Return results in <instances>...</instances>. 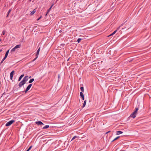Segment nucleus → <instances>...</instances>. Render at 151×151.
<instances>
[{"mask_svg":"<svg viewBox=\"0 0 151 151\" xmlns=\"http://www.w3.org/2000/svg\"><path fill=\"white\" fill-rule=\"evenodd\" d=\"M34 78H32L29 81V83H31L32 82L34 81Z\"/></svg>","mask_w":151,"mask_h":151,"instance_id":"nucleus-18","label":"nucleus"},{"mask_svg":"<svg viewBox=\"0 0 151 151\" xmlns=\"http://www.w3.org/2000/svg\"><path fill=\"white\" fill-rule=\"evenodd\" d=\"M81 90L82 91H84V88L83 87H81L80 88Z\"/></svg>","mask_w":151,"mask_h":151,"instance_id":"nucleus-24","label":"nucleus"},{"mask_svg":"<svg viewBox=\"0 0 151 151\" xmlns=\"http://www.w3.org/2000/svg\"><path fill=\"white\" fill-rule=\"evenodd\" d=\"M26 83L23 82L22 80L19 82V87H21L22 86H23L24 84H25Z\"/></svg>","mask_w":151,"mask_h":151,"instance_id":"nucleus-6","label":"nucleus"},{"mask_svg":"<svg viewBox=\"0 0 151 151\" xmlns=\"http://www.w3.org/2000/svg\"><path fill=\"white\" fill-rule=\"evenodd\" d=\"M24 76V74H22V75L18 79V81H21V79H22V78Z\"/></svg>","mask_w":151,"mask_h":151,"instance_id":"nucleus-12","label":"nucleus"},{"mask_svg":"<svg viewBox=\"0 0 151 151\" xmlns=\"http://www.w3.org/2000/svg\"><path fill=\"white\" fill-rule=\"evenodd\" d=\"M130 116L132 117L133 118H134L136 117V114L133 113L132 114H131Z\"/></svg>","mask_w":151,"mask_h":151,"instance_id":"nucleus-11","label":"nucleus"},{"mask_svg":"<svg viewBox=\"0 0 151 151\" xmlns=\"http://www.w3.org/2000/svg\"><path fill=\"white\" fill-rule=\"evenodd\" d=\"M2 50H0V52L2 51Z\"/></svg>","mask_w":151,"mask_h":151,"instance_id":"nucleus-35","label":"nucleus"},{"mask_svg":"<svg viewBox=\"0 0 151 151\" xmlns=\"http://www.w3.org/2000/svg\"><path fill=\"white\" fill-rule=\"evenodd\" d=\"M35 123L38 125H44V124L42 122L40 121H37L35 122Z\"/></svg>","mask_w":151,"mask_h":151,"instance_id":"nucleus-7","label":"nucleus"},{"mask_svg":"<svg viewBox=\"0 0 151 151\" xmlns=\"http://www.w3.org/2000/svg\"><path fill=\"white\" fill-rule=\"evenodd\" d=\"M1 39H0V42H1Z\"/></svg>","mask_w":151,"mask_h":151,"instance_id":"nucleus-36","label":"nucleus"},{"mask_svg":"<svg viewBox=\"0 0 151 151\" xmlns=\"http://www.w3.org/2000/svg\"><path fill=\"white\" fill-rule=\"evenodd\" d=\"M29 79L28 76H25L23 79L22 81L25 82V83L26 82L28 81Z\"/></svg>","mask_w":151,"mask_h":151,"instance_id":"nucleus-5","label":"nucleus"},{"mask_svg":"<svg viewBox=\"0 0 151 151\" xmlns=\"http://www.w3.org/2000/svg\"><path fill=\"white\" fill-rule=\"evenodd\" d=\"M124 29L123 28H122V29Z\"/></svg>","mask_w":151,"mask_h":151,"instance_id":"nucleus-37","label":"nucleus"},{"mask_svg":"<svg viewBox=\"0 0 151 151\" xmlns=\"http://www.w3.org/2000/svg\"><path fill=\"white\" fill-rule=\"evenodd\" d=\"M86 100H85L84 101V103H83V105L82 106V108H84L85 106V105H86Z\"/></svg>","mask_w":151,"mask_h":151,"instance_id":"nucleus-17","label":"nucleus"},{"mask_svg":"<svg viewBox=\"0 0 151 151\" xmlns=\"http://www.w3.org/2000/svg\"><path fill=\"white\" fill-rule=\"evenodd\" d=\"M123 133V132L120 131H119L117 132H116V134L117 135H119L122 134Z\"/></svg>","mask_w":151,"mask_h":151,"instance_id":"nucleus-14","label":"nucleus"},{"mask_svg":"<svg viewBox=\"0 0 151 151\" xmlns=\"http://www.w3.org/2000/svg\"><path fill=\"white\" fill-rule=\"evenodd\" d=\"M62 32V31H61V30H60V31H59V32Z\"/></svg>","mask_w":151,"mask_h":151,"instance_id":"nucleus-34","label":"nucleus"},{"mask_svg":"<svg viewBox=\"0 0 151 151\" xmlns=\"http://www.w3.org/2000/svg\"><path fill=\"white\" fill-rule=\"evenodd\" d=\"M124 24V23L122 24L118 28H117V30H119V29Z\"/></svg>","mask_w":151,"mask_h":151,"instance_id":"nucleus-21","label":"nucleus"},{"mask_svg":"<svg viewBox=\"0 0 151 151\" xmlns=\"http://www.w3.org/2000/svg\"><path fill=\"white\" fill-rule=\"evenodd\" d=\"M32 85V84H30L27 86L26 88V90L24 91L25 93H26L29 90Z\"/></svg>","mask_w":151,"mask_h":151,"instance_id":"nucleus-4","label":"nucleus"},{"mask_svg":"<svg viewBox=\"0 0 151 151\" xmlns=\"http://www.w3.org/2000/svg\"><path fill=\"white\" fill-rule=\"evenodd\" d=\"M119 137H120L119 136L117 137H116V138H115V139H114L112 141H114L116 140V139H118Z\"/></svg>","mask_w":151,"mask_h":151,"instance_id":"nucleus-23","label":"nucleus"},{"mask_svg":"<svg viewBox=\"0 0 151 151\" xmlns=\"http://www.w3.org/2000/svg\"><path fill=\"white\" fill-rule=\"evenodd\" d=\"M81 39H81V38H78V40H77V42H78V43H79L80 42V41H81Z\"/></svg>","mask_w":151,"mask_h":151,"instance_id":"nucleus-25","label":"nucleus"},{"mask_svg":"<svg viewBox=\"0 0 151 151\" xmlns=\"http://www.w3.org/2000/svg\"><path fill=\"white\" fill-rule=\"evenodd\" d=\"M110 132V131H108V132H107L106 133V134H107V133H109Z\"/></svg>","mask_w":151,"mask_h":151,"instance_id":"nucleus-32","label":"nucleus"},{"mask_svg":"<svg viewBox=\"0 0 151 151\" xmlns=\"http://www.w3.org/2000/svg\"><path fill=\"white\" fill-rule=\"evenodd\" d=\"M60 78V75L59 74H58V81H59V79Z\"/></svg>","mask_w":151,"mask_h":151,"instance_id":"nucleus-31","label":"nucleus"},{"mask_svg":"<svg viewBox=\"0 0 151 151\" xmlns=\"http://www.w3.org/2000/svg\"><path fill=\"white\" fill-rule=\"evenodd\" d=\"M14 120H12L8 122L5 125V126L6 127L9 126L11 125L13 122H14Z\"/></svg>","mask_w":151,"mask_h":151,"instance_id":"nucleus-3","label":"nucleus"},{"mask_svg":"<svg viewBox=\"0 0 151 151\" xmlns=\"http://www.w3.org/2000/svg\"><path fill=\"white\" fill-rule=\"evenodd\" d=\"M49 127V126L48 125H46L45 126V127H43L42 128V129H45L48 128Z\"/></svg>","mask_w":151,"mask_h":151,"instance_id":"nucleus-19","label":"nucleus"},{"mask_svg":"<svg viewBox=\"0 0 151 151\" xmlns=\"http://www.w3.org/2000/svg\"><path fill=\"white\" fill-rule=\"evenodd\" d=\"M138 110V108H136L134 111L133 112V113L136 114L137 113Z\"/></svg>","mask_w":151,"mask_h":151,"instance_id":"nucleus-15","label":"nucleus"},{"mask_svg":"<svg viewBox=\"0 0 151 151\" xmlns=\"http://www.w3.org/2000/svg\"><path fill=\"white\" fill-rule=\"evenodd\" d=\"M35 12H36V11L35 10V9H34L33 10V11H32L30 13V15H32L35 13Z\"/></svg>","mask_w":151,"mask_h":151,"instance_id":"nucleus-16","label":"nucleus"},{"mask_svg":"<svg viewBox=\"0 0 151 151\" xmlns=\"http://www.w3.org/2000/svg\"><path fill=\"white\" fill-rule=\"evenodd\" d=\"M77 136H74L72 138V139H71V141H72L73 140H74V139H75V138H77Z\"/></svg>","mask_w":151,"mask_h":151,"instance_id":"nucleus-27","label":"nucleus"},{"mask_svg":"<svg viewBox=\"0 0 151 151\" xmlns=\"http://www.w3.org/2000/svg\"><path fill=\"white\" fill-rule=\"evenodd\" d=\"M11 11H12V9H9V10L8 11V13H7V14H9L11 12Z\"/></svg>","mask_w":151,"mask_h":151,"instance_id":"nucleus-28","label":"nucleus"},{"mask_svg":"<svg viewBox=\"0 0 151 151\" xmlns=\"http://www.w3.org/2000/svg\"><path fill=\"white\" fill-rule=\"evenodd\" d=\"M30 1H31L32 0H29Z\"/></svg>","mask_w":151,"mask_h":151,"instance_id":"nucleus-38","label":"nucleus"},{"mask_svg":"<svg viewBox=\"0 0 151 151\" xmlns=\"http://www.w3.org/2000/svg\"><path fill=\"white\" fill-rule=\"evenodd\" d=\"M53 5H54V4H52V5H51V7L47 11V13L46 14V15H45L46 16H47V14L50 12V10H51L52 7L53 6Z\"/></svg>","mask_w":151,"mask_h":151,"instance_id":"nucleus-10","label":"nucleus"},{"mask_svg":"<svg viewBox=\"0 0 151 151\" xmlns=\"http://www.w3.org/2000/svg\"><path fill=\"white\" fill-rule=\"evenodd\" d=\"M80 96L81 97L82 99L83 100H84V96L83 94V93H82V92H81L80 93Z\"/></svg>","mask_w":151,"mask_h":151,"instance_id":"nucleus-9","label":"nucleus"},{"mask_svg":"<svg viewBox=\"0 0 151 151\" xmlns=\"http://www.w3.org/2000/svg\"><path fill=\"white\" fill-rule=\"evenodd\" d=\"M5 31L4 30L3 31L2 33V35H5Z\"/></svg>","mask_w":151,"mask_h":151,"instance_id":"nucleus-29","label":"nucleus"},{"mask_svg":"<svg viewBox=\"0 0 151 151\" xmlns=\"http://www.w3.org/2000/svg\"><path fill=\"white\" fill-rule=\"evenodd\" d=\"M41 17H42V16H41L39 18H38L37 19V20L38 21V20H39L41 18Z\"/></svg>","mask_w":151,"mask_h":151,"instance_id":"nucleus-30","label":"nucleus"},{"mask_svg":"<svg viewBox=\"0 0 151 151\" xmlns=\"http://www.w3.org/2000/svg\"><path fill=\"white\" fill-rule=\"evenodd\" d=\"M9 50H8L6 52L4 57L3 59L1 61V62L0 63V65H1V64H2L3 63L4 61L5 60V59L7 58V56L8 55V53H9Z\"/></svg>","mask_w":151,"mask_h":151,"instance_id":"nucleus-1","label":"nucleus"},{"mask_svg":"<svg viewBox=\"0 0 151 151\" xmlns=\"http://www.w3.org/2000/svg\"><path fill=\"white\" fill-rule=\"evenodd\" d=\"M117 30H115V31H114L112 33H111L109 35V36H111L113 35H114L116 32Z\"/></svg>","mask_w":151,"mask_h":151,"instance_id":"nucleus-20","label":"nucleus"},{"mask_svg":"<svg viewBox=\"0 0 151 151\" xmlns=\"http://www.w3.org/2000/svg\"><path fill=\"white\" fill-rule=\"evenodd\" d=\"M8 16H9V14H7L6 16V17H8Z\"/></svg>","mask_w":151,"mask_h":151,"instance_id":"nucleus-33","label":"nucleus"},{"mask_svg":"<svg viewBox=\"0 0 151 151\" xmlns=\"http://www.w3.org/2000/svg\"><path fill=\"white\" fill-rule=\"evenodd\" d=\"M21 44H19L18 45H16L11 50V52H14L15 50L17 48H20L21 47Z\"/></svg>","mask_w":151,"mask_h":151,"instance_id":"nucleus-2","label":"nucleus"},{"mask_svg":"<svg viewBox=\"0 0 151 151\" xmlns=\"http://www.w3.org/2000/svg\"><path fill=\"white\" fill-rule=\"evenodd\" d=\"M40 47L38 49L37 51V53H36V55H37V56H38V55H39V52L40 51Z\"/></svg>","mask_w":151,"mask_h":151,"instance_id":"nucleus-13","label":"nucleus"},{"mask_svg":"<svg viewBox=\"0 0 151 151\" xmlns=\"http://www.w3.org/2000/svg\"><path fill=\"white\" fill-rule=\"evenodd\" d=\"M36 57L33 60V61H35V60L37 59V58L38 57V56H37V55H36Z\"/></svg>","mask_w":151,"mask_h":151,"instance_id":"nucleus-26","label":"nucleus"},{"mask_svg":"<svg viewBox=\"0 0 151 151\" xmlns=\"http://www.w3.org/2000/svg\"><path fill=\"white\" fill-rule=\"evenodd\" d=\"M32 147V146H30L29 148L26 151H29V150L31 149Z\"/></svg>","mask_w":151,"mask_h":151,"instance_id":"nucleus-22","label":"nucleus"},{"mask_svg":"<svg viewBox=\"0 0 151 151\" xmlns=\"http://www.w3.org/2000/svg\"><path fill=\"white\" fill-rule=\"evenodd\" d=\"M14 73V70L12 71L10 73V79L11 80L12 79Z\"/></svg>","mask_w":151,"mask_h":151,"instance_id":"nucleus-8","label":"nucleus"}]
</instances>
